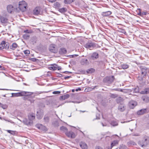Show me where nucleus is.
I'll return each instance as SVG.
<instances>
[{
    "label": "nucleus",
    "instance_id": "39",
    "mask_svg": "<svg viewBox=\"0 0 149 149\" xmlns=\"http://www.w3.org/2000/svg\"><path fill=\"white\" fill-rule=\"evenodd\" d=\"M127 148L125 145L123 144L120 145L119 147V149H127Z\"/></svg>",
    "mask_w": 149,
    "mask_h": 149
},
{
    "label": "nucleus",
    "instance_id": "8",
    "mask_svg": "<svg viewBox=\"0 0 149 149\" xmlns=\"http://www.w3.org/2000/svg\"><path fill=\"white\" fill-rule=\"evenodd\" d=\"M36 127L38 129L44 131H46L47 129L46 127L41 124H37L36 125Z\"/></svg>",
    "mask_w": 149,
    "mask_h": 149
},
{
    "label": "nucleus",
    "instance_id": "13",
    "mask_svg": "<svg viewBox=\"0 0 149 149\" xmlns=\"http://www.w3.org/2000/svg\"><path fill=\"white\" fill-rule=\"evenodd\" d=\"M147 108L142 109L138 111L137 112V114L138 115L143 114L147 113Z\"/></svg>",
    "mask_w": 149,
    "mask_h": 149
},
{
    "label": "nucleus",
    "instance_id": "12",
    "mask_svg": "<svg viewBox=\"0 0 149 149\" xmlns=\"http://www.w3.org/2000/svg\"><path fill=\"white\" fill-rule=\"evenodd\" d=\"M141 71V75L143 77L146 75L147 74V68L146 67H140Z\"/></svg>",
    "mask_w": 149,
    "mask_h": 149
},
{
    "label": "nucleus",
    "instance_id": "23",
    "mask_svg": "<svg viewBox=\"0 0 149 149\" xmlns=\"http://www.w3.org/2000/svg\"><path fill=\"white\" fill-rule=\"evenodd\" d=\"M67 52V50L65 48H61L60 49L59 53L61 54H64Z\"/></svg>",
    "mask_w": 149,
    "mask_h": 149
},
{
    "label": "nucleus",
    "instance_id": "36",
    "mask_svg": "<svg viewBox=\"0 0 149 149\" xmlns=\"http://www.w3.org/2000/svg\"><path fill=\"white\" fill-rule=\"evenodd\" d=\"M4 49H8L9 48V45L8 42H6L4 45Z\"/></svg>",
    "mask_w": 149,
    "mask_h": 149
},
{
    "label": "nucleus",
    "instance_id": "42",
    "mask_svg": "<svg viewBox=\"0 0 149 149\" xmlns=\"http://www.w3.org/2000/svg\"><path fill=\"white\" fill-rule=\"evenodd\" d=\"M118 95L116 94H112L111 95L110 97L112 98H115L116 97H117Z\"/></svg>",
    "mask_w": 149,
    "mask_h": 149
},
{
    "label": "nucleus",
    "instance_id": "35",
    "mask_svg": "<svg viewBox=\"0 0 149 149\" xmlns=\"http://www.w3.org/2000/svg\"><path fill=\"white\" fill-rule=\"evenodd\" d=\"M111 124L113 126H117L118 125V123L115 120L112 121L111 123Z\"/></svg>",
    "mask_w": 149,
    "mask_h": 149
},
{
    "label": "nucleus",
    "instance_id": "30",
    "mask_svg": "<svg viewBox=\"0 0 149 149\" xmlns=\"http://www.w3.org/2000/svg\"><path fill=\"white\" fill-rule=\"evenodd\" d=\"M53 6L56 8H58L61 6L60 3L58 2H56L54 3Z\"/></svg>",
    "mask_w": 149,
    "mask_h": 149
},
{
    "label": "nucleus",
    "instance_id": "54",
    "mask_svg": "<svg viewBox=\"0 0 149 149\" xmlns=\"http://www.w3.org/2000/svg\"><path fill=\"white\" fill-rule=\"evenodd\" d=\"M37 118H38L39 119H40L42 118V116H39L38 114H37Z\"/></svg>",
    "mask_w": 149,
    "mask_h": 149
},
{
    "label": "nucleus",
    "instance_id": "21",
    "mask_svg": "<svg viewBox=\"0 0 149 149\" xmlns=\"http://www.w3.org/2000/svg\"><path fill=\"white\" fill-rule=\"evenodd\" d=\"M118 141L117 140H114L111 143V146L110 147L111 149L113 147L116 146L118 144Z\"/></svg>",
    "mask_w": 149,
    "mask_h": 149
},
{
    "label": "nucleus",
    "instance_id": "24",
    "mask_svg": "<svg viewBox=\"0 0 149 149\" xmlns=\"http://www.w3.org/2000/svg\"><path fill=\"white\" fill-rule=\"evenodd\" d=\"M70 97L68 94H66L60 96V99L61 100H65L68 98Z\"/></svg>",
    "mask_w": 149,
    "mask_h": 149
},
{
    "label": "nucleus",
    "instance_id": "43",
    "mask_svg": "<svg viewBox=\"0 0 149 149\" xmlns=\"http://www.w3.org/2000/svg\"><path fill=\"white\" fill-rule=\"evenodd\" d=\"M7 132L11 134L12 135H15V131H12L10 130H7Z\"/></svg>",
    "mask_w": 149,
    "mask_h": 149
},
{
    "label": "nucleus",
    "instance_id": "16",
    "mask_svg": "<svg viewBox=\"0 0 149 149\" xmlns=\"http://www.w3.org/2000/svg\"><path fill=\"white\" fill-rule=\"evenodd\" d=\"M7 9L8 12L9 13H11L15 9V8L12 5H10L7 6Z\"/></svg>",
    "mask_w": 149,
    "mask_h": 149
},
{
    "label": "nucleus",
    "instance_id": "25",
    "mask_svg": "<svg viewBox=\"0 0 149 149\" xmlns=\"http://www.w3.org/2000/svg\"><path fill=\"white\" fill-rule=\"evenodd\" d=\"M17 47V44L15 43H13L10 46V48L13 50L15 49Z\"/></svg>",
    "mask_w": 149,
    "mask_h": 149
},
{
    "label": "nucleus",
    "instance_id": "62",
    "mask_svg": "<svg viewBox=\"0 0 149 149\" xmlns=\"http://www.w3.org/2000/svg\"><path fill=\"white\" fill-rule=\"evenodd\" d=\"M79 90L81 91V89L80 88H79L76 89V91H78Z\"/></svg>",
    "mask_w": 149,
    "mask_h": 149
},
{
    "label": "nucleus",
    "instance_id": "49",
    "mask_svg": "<svg viewBox=\"0 0 149 149\" xmlns=\"http://www.w3.org/2000/svg\"><path fill=\"white\" fill-rule=\"evenodd\" d=\"M143 100L144 101H146V102H148L149 101V98L148 97H145L143 99Z\"/></svg>",
    "mask_w": 149,
    "mask_h": 149
},
{
    "label": "nucleus",
    "instance_id": "32",
    "mask_svg": "<svg viewBox=\"0 0 149 149\" xmlns=\"http://www.w3.org/2000/svg\"><path fill=\"white\" fill-rule=\"evenodd\" d=\"M58 11L59 12L62 13H63L66 12L67 11V9L65 8H62L59 9Z\"/></svg>",
    "mask_w": 149,
    "mask_h": 149
},
{
    "label": "nucleus",
    "instance_id": "18",
    "mask_svg": "<svg viewBox=\"0 0 149 149\" xmlns=\"http://www.w3.org/2000/svg\"><path fill=\"white\" fill-rule=\"evenodd\" d=\"M111 12L110 11H107L106 12H103L102 13V15L104 17H108L111 14Z\"/></svg>",
    "mask_w": 149,
    "mask_h": 149
},
{
    "label": "nucleus",
    "instance_id": "14",
    "mask_svg": "<svg viewBox=\"0 0 149 149\" xmlns=\"http://www.w3.org/2000/svg\"><path fill=\"white\" fill-rule=\"evenodd\" d=\"M80 63L82 65H86L89 64V62L87 59L83 58L81 60Z\"/></svg>",
    "mask_w": 149,
    "mask_h": 149
},
{
    "label": "nucleus",
    "instance_id": "55",
    "mask_svg": "<svg viewBox=\"0 0 149 149\" xmlns=\"http://www.w3.org/2000/svg\"><path fill=\"white\" fill-rule=\"evenodd\" d=\"M6 42H5V41H2L0 44H1V45L2 46H3V45H4L5 44Z\"/></svg>",
    "mask_w": 149,
    "mask_h": 149
},
{
    "label": "nucleus",
    "instance_id": "9",
    "mask_svg": "<svg viewBox=\"0 0 149 149\" xmlns=\"http://www.w3.org/2000/svg\"><path fill=\"white\" fill-rule=\"evenodd\" d=\"M66 135L69 137L74 138L75 137V134L72 132L71 131L65 133Z\"/></svg>",
    "mask_w": 149,
    "mask_h": 149
},
{
    "label": "nucleus",
    "instance_id": "10",
    "mask_svg": "<svg viewBox=\"0 0 149 149\" xmlns=\"http://www.w3.org/2000/svg\"><path fill=\"white\" fill-rule=\"evenodd\" d=\"M40 8L39 7H36L33 10V14L35 15H38L40 14Z\"/></svg>",
    "mask_w": 149,
    "mask_h": 149
},
{
    "label": "nucleus",
    "instance_id": "47",
    "mask_svg": "<svg viewBox=\"0 0 149 149\" xmlns=\"http://www.w3.org/2000/svg\"><path fill=\"white\" fill-rule=\"evenodd\" d=\"M94 70L91 68L90 69L88 70L87 72L88 73H92V72H94Z\"/></svg>",
    "mask_w": 149,
    "mask_h": 149
},
{
    "label": "nucleus",
    "instance_id": "41",
    "mask_svg": "<svg viewBox=\"0 0 149 149\" xmlns=\"http://www.w3.org/2000/svg\"><path fill=\"white\" fill-rule=\"evenodd\" d=\"M29 35H28L27 34H25L23 35V38L25 39H27L29 38Z\"/></svg>",
    "mask_w": 149,
    "mask_h": 149
},
{
    "label": "nucleus",
    "instance_id": "3",
    "mask_svg": "<svg viewBox=\"0 0 149 149\" xmlns=\"http://www.w3.org/2000/svg\"><path fill=\"white\" fill-rule=\"evenodd\" d=\"M114 79V77L113 76L107 77L104 78L103 81L108 85H109L113 81Z\"/></svg>",
    "mask_w": 149,
    "mask_h": 149
},
{
    "label": "nucleus",
    "instance_id": "56",
    "mask_svg": "<svg viewBox=\"0 0 149 149\" xmlns=\"http://www.w3.org/2000/svg\"><path fill=\"white\" fill-rule=\"evenodd\" d=\"M62 73H65V74H67L68 73H71L72 72H68L67 71H64V72H62Z\"/></svg>",
    "mask_w": 149,
    "mask_h": 149
},
{
    "label": "nucleus",
    "instance_id": "17",
    "mask_svg": "<svg viewBox=\"0 0 149 149\" xmlns=\"http://www.w3.org/2000/svg\"><path fill=\"white\" fill-rule=\"evenodd\" d=\"M126 107L125 105L123 104H120L118 107V109L120 111H123L125 109Z\"/></svg>",
    "mask_w": 149,
    "mask_h": 149
},
{
    "label": "nucleus",
    "instance_id": "28",
    "mask_svg": "<svg viewBox=\"0 0 149 149\" xmlns=\"http://www.w3.org/2000/svg\"><path fill=\"white\" fill-rule=\"evenodd\" d=\"M129 66L127 64L122 65L119 67V68H123V69H126L129 68Z\"/></svg>",
    "mask_w": 149,
    "mask_h": 149
},
{
    "label": "nucleus",
    "instance_id": "40",
    "mask_svg": "<svg viewBox=\"0 0 149 149\" xmlns=\"http://www.w3.org/2000/svg\"><path fill=\"white\" fill-rule=\"evenodd\" d=\"M128 145L129 146L134 145H136V143L133 141H130L128 143Z\"/></svg>",
    "mask_w": 149,
    "mask_h": 149
},
{
    "label": "nucleus",
    "instance_id": "27",
    "mask_svg": "<svg viewBox=\"0 0 149 149\" xmlns=\"http://www.w3.org/2000/svg\"><path fill=\"white\" fill-rule=\"evenodd\" d=\"M123 100V98L121 97H118L116 100V101L118 103H119L122 102Z\"/></svg>",
    "mask_w": 149,
    "mask_h": 149
},
{
    "label": "nucleus",
    "instance_id": "15",
    "mask_svg": "<svg viewBox=\"0 0 149 149\" xmlns=\"http://www.w3.org/2000/svg\"><path fill=\"white\" fill-rule=\"evenodd\" d=\"M57 66V64H53L50 65L48 68L50 70H56V67Z\"/></svg>",
    "mask_w": 149,
    "mask_h": 149
},
{
    "label": "nucleus",
    "instance_id": "31",
    "mask_svg": "<svg viewBox=\"0 0 149 149\" xmlns=\"http://www.w3.org/2000/svg\"><path fill=\"white\" fill-rule=\"evenodd\" d=\"M52 124L53 126L55 127H58L59 125V123L57 120L52 122Z\"/></svg>",
    "mask_w": 149,
    "mask_h": 149
},
{
    "label": "nucleus",
    "instance_id": "7",
    "mask_svg": "<svg viewBox=\"0 0 149 149\" xmlns=\"http://www.w3.org/2000/svg\"><path fill=\"white\" fill-rule=\"evenodd\" d=\"M49 49L50 52L54 53H56L58 52V49L55 47V45L53 44H51L50 45Z\"/></svg>",
    "mask_w": 149,
    "mask_h": 149
},
{
    "label": "nucleus",
    "instance_id": "4",
    "mask_svg": "<svg viewBox=\"0 0 149 149\" xmlns=\"http://www.w3.org/2000/svg\"><path fill=\"white\" fill-rule=\"evenodd\" d=\"M149 143V137L147 136H145L142 140L138 143L139 145L141 147L146 146Z\"/></svg>",
    "mask_w": 149,
    "mask_h": 149
},
{
    "label": "nucleus",
    "instance_id": "63",
    "mask_svg": "<svg viewBox=\"0 0 149 149\" xmlns=\"http://www.w3.org/2000/svg\"><path fill=\"white\" fill-rule=\"evenodd\" d=\"M36 60V59L34 58H33V59L32 60L33 61H35Z\"/></svg>",
    "mask_w": 149,
    "mask_h": 149
},
{
    "label": "nucleus",
    "instance_id": "26",
    "mask_svg": "<svg viewBox=\"0 0 149 149\" xmlns=\"http://www.w3.org/2000/svg\"><path fill=\"white\" fill-rule=\"evenodd\" d=\"M141 93L142 94H147L149 93V88L145 89L143 91H141Z\"/></svg>",
    "mask_w": 149,
    "mask_h": 149
},
{
    "label": "nucleus",
    "instance_id": "59",
    "mask_svg": "<svg viewBox=\"0 0 149 149\" xmlns=\"http://www.w3.org/2000/svg\"><path fill=\"white\" fill-rule=\"evenodd\" d=\"M70 77H70V76H66V77H64V79H69V78H70Z\"/></svg>",
    "mask_w": 149,
    "mask_h": 149
},
{
    "label": "nucleus",
    "instance_id": "61",
    "mask_svg": "<svg viewBox=\"0 0 149 149\" xmlns=\"http://www.w3.org/2000/svg\"><path fill=\"white\" fill-rule=\"evenodd\" d=\"M1 106L3 109H5V105H1Z\"/></svg>",
    "mask_w": 149,
    "mask_h": 149
},
{
    "label": "nucleus",
    "instance_id": "45",
    "mask_svg": "<svg viewBox=\"0 0 149 149\" xmlns=\"http://www.w3.org/2000/svg\"><path fill=\"white\" fill-rule=\"evenodd\" d=\"M138 10H139V12L137 15L140 16H142V12H141V10L140 8H138Z\"/></svg>",
    "mask_w": 149,
    "mask_h": 149
},
{
    "label": "nucleus",
    "instance_id": "19",
    "mask_svg": "<svg viewBox=\"0 0 149 149\" xmlns=\"http://www.w3.org/2000/svg\"><path fill=\"white\" fill-rule=\"evenodd\" d=\"M49 117L47 115H45L44 117L43 120L45 123H48L49 121Z\"/></svg>",
    "mask_w": 149,
    "mask_h": 149
},
{
    "label": "nucleus",
    "instance_id": "2",
    "mask_svg": "<svg viewBox=\"0 0 149 149\" xmlns=\"http://www.w3.org/2000/svg\"><path fill=\"white\" fill-rule=\"evenodd\" d=\"M11 97H18L22 96H27L31 95V93L26 91H21L17 93H12Z\"/></svg>",
    "mask_w": 149,
    "mask_h": 149
},
{
    "label": "nucleus",
    "instance_id": "57",
    "mask_svg": "<svg viewBox=\"0 0 149 149\" xmlns=\"http://www.w3.org/2000/svg\"><path fill=\"white\" fill-rule=\"evenodd\" d=\"M48 0L49 2H53L55 1H56V0Z\"/></svg>",
    "mask_w": 149,
    "mask_h": 149
},
{
    "label": "nucleus",
    "instance_id": "11",
    "mask_svg": "<svg viewBox=\"0 0 149 149\" xmlns=\"http://www.w3.org/2000/svg\"><path fill=\"white\" fill-rule=\"evenodd\" d=\"M129 105L130 108L133 109L137 105V102L134 101H131L129 102Z\"/></svg>",
    "mask_w": 149,
    "mask_h": 149
},
{
    "label": "nucleus",
    "instance_id": "6",
    "mask_svg": "<svg viewBox=\"0 0 149 149\" xmlns=\"http://www.w3.org/2000/svg\"><path fill=\"white\" fill-rule=\"evenodd\" d=\"M27 4L24 1H20L19 2V8L22 11H25L26 9Z\"/></svg>",
    "mask_w": 149,
    "mask_h": 149
},
{
    "label": "nucleus",
    "instance_id": "60",
    "mask_svg": "<svg viewBox=\"0 0 149 149\" xmlns=\"http://www.w3.org/2000/svg\"><path fill=\"white\" fill-rule=\"evenodd\" d=\"M95 149H102V148L99 146H97L96 147Z\"/></svg>",
    "mask_w": 149,
    "mask_h": 149
},
{
    "label": "nucleus",
    "instance_id": "46",
    "mask_svg": "<svg viewBox=\"0 0 149 149\" xmlns=\"http://www.w3.org/2000/svg\"><path fill=\"white\" fill-rule=\"evenodd\" d=\"M25 54L26 55L29 54L30 53V51L28 50H26L24 51Z\"/></svg>",
    "mask_w": 149,
    "mask_h": 149
},
{
    "label": "nucleus",
    "instance_id": "29",
    "mask_svg": "<svg viewBox=\"0 0 149 149\" xmlns=\"http://www.w3.org/2000/svg\"><path fill=\"white\" fill-rule=\"evenodd\" d=\"M74 1L75 0H64V3L65 4H70Z\"/></svg>",
    "mask_w": 149,
    "mask_h": 149
},
{
    "label": "nucleus",
    "instance_id": "20",
    "mask_svg": "<svg viewBox=\"0 0 149 149\" xmlns=\"http://www.w3.org/2000/svg\"><path fill=\"white\" fill-rule=\"evenodd\" d=\"M0 19L2 23H6L7 22L8 19L4 17L0 16Z\"/></svg>",
    "mask_w": 149,
    "mask_h": 149
},
{
    "label": "nucleus",
    "instance_id": "33",
    "mask_svg": "<svg viewBox=\"0 0 149 149\" xmlns=\"http://www.w3.org/2000/svg\"><path fill=\"white\" fill-rule=\"evenodd\" d=\"M22 122L24 124L27 125H29L30 123L26 118L22 120Z\"/></svg>",
    "mask_w": 149,
    "mask_h": 149
},
{
    "label": "nucleus",
    "instance_id": "58",
    "mask_svg": "<svg viewBox=\"0 0 149 149\" xmlns=\"http://www.w3.org/2000/svg\"><path fill=\"white\" fill-rule=\"evenodd\" d=\"M33 39L35 40V42H36V38L35 37H33L32 38V40Z\"/></svg>",
    "mask_w": 149,
    "mask_h": 149
},
{
    "label": "nucleus",
    "instance_id": "34",
    "mask_svg": "<svg viewBox=\"0 0 149 149\" xmlns=\"http://www.w3.org/2000/svg\"><path fill=\"white\" fill-rule=\"evenodd\" d=\"M113 90L118 91H120V92H126V90L125 89H121L120 88H116V89H113Z\"/></svg>",
    "mask_w": 149,
    "mask_h": 149
},
{
    "label": "nucleus",
    "instance_id": "22",
    "mask_svg": "<svg viewBox=\"0 0 149 149\" xmlns=\"http://www.w3.org/2000/svg\"><path fill=\"white\" fill-rule=\"evenodd\" d=\"M80 146L81 148L83 149H87L88 146L85 143L81 142L80 144Z\"/></svg>",
    "mask_w": 149,
    "mask_h": 149
},
{
    "label": "nucleus",
    "instance_id": "64",
    "mask_svg": "<svg viewBox=\"0 0 149 149\" xmlns=\"http://www.w3.org/2000/svg\"><path fill=\"white\" fill-rule=\"evenodd\" d=\"M105 149H111V148H110V146H108L107 147V148H106Z\"/></svg>",
    "mask_w": 149,
    "mask_h": 149
},
{
    "label": "nucleus",
    "instance_id": "1",
    "mask_svg": "<svg viewBox=\"0 0 149 149\" xmlns=\"http://www.w3.org/2000/svg\"><path fill=\"white\" fill-rule=\"evenodd\" d=\"M99 56L98 53L95 52L91 54L90 56H88V58L90 62H91L92 61H94L98 59Z\"/></svg>",
    "mask_w": 149,
    "mask_h": 149
},
{
    "label": "nucleus",
    "instance_id": "51",
    "mask_svg": "<svg viewBox=\"0 0 149 149\" xmlns=\"http://www.w3.org/2000/svg\"><path fill=\"white\" fill-rule=\"evenodd\" d=\"M56 69H57L58 70H61V68L60 66H59L58 65H57V66L56 67Z\"/></svg>",
    "mask_w": 149,
    "mask_h": 149
},
{
    "label": "nucleus",
    "instance_id": "44",
    "mask_svg": "<svg viewBox=\"0 0 149 149\" xmlns=\"http://www.w3.org/2000/svg\"><path fill=\"white\" fill-rule=\"evenodd\" d=\"M24 32L28 33H32V31L31 30L26 29L24 31Z\"/></svg>",
    "mask_w": 149,
    "mask_h": 149
},
{
    "label": "nucleus",
    "instance_id": "48",
    "mask_svg": "<svg viewBox=\"0 0 149 149\" xmlns=\"http://www.w3.org/2000/svg\"><path fill=\"white\" fill-rule=\"evenodd\" d=\"M139 92L138 88H136L133 89V92L134 93H137Z\"/></svg>",
    "mask_w": 149,
    "mask_h": 149
},
{
    "label": "nucleus",
    "instance_id": "52",
    "mask_svg": "<svg viewBox=\"0 0 149 149\" xmlns=\"http://www.w3.org/2000/svg\"><path fill=\"white\" fill-rule=\"evenodd\" d=\"M147 13L146 11L142 12V16H143V15H146Z\"/></svg>",
    "mask_w": 149,
    "mask_h": 149
},
{
    "label": "nucleus",
    "instance_id": "53",
    "mask_svg": "<svg viewBox=\"0 0 149 149\" xmlns=\"http://www.w3.org/2000/svg\"><path fill=\"white\" fill-rule=\"evenodd\" d=\"M57 77H63V75L61 74H58V75L57 76Z\"/></svg>",
    "mask_w": 149,
    "mask_h": 149
},
{
    "label": "nucleus",
    "instance_id": "50",
    "mask_svg": "<svg viewBox=\"0 0 149 149\" xmlns=\"http://www.w3.org/2000/svg\"><path fill=\"white\" fill-rule=\"evenodd\" d=\"M61 92L60 91H54L53 92V93L54 94H59Z\"/></svg>",
    "mask_w": 149,
    "mask_h": 149
},
{
    "label": "nucleus",
    "instance_id": "37",
    "mask_svg": "<svg viewBox=\"0 0 149 149\" xmlns=\"http://www.w3.org/2000/svg\"><path fill=\"white\" fill-rule=\"evenodd\" d=\"M60 129L61 130L63 131L64 132H67L68 131V129L67 128L64 126H62L60 127Z\"/></svg>",
    "mask_w": 149,
    "mask_h": 149
},
{
    "label": "nucleus",
    "instance_id": "5",
    "mask_svg": "<svg viewBox=\"0 0 149 149\" xmlns=\"http://www.w3.org/2000/svg\"><path fill=\"white\" fill-rule=\"evenodd\" d=\"M96 44L95 43L90 41H88L84 45L85 47L90 50L93 49L94 48L96 47Z\"/></svg>",
    "mask_w": 149,
    "mask_h": 149
},
{
    "label": "nucleus",
    "instance_id": "38",
    "mask_svg": "<svg viewBox=\"0 0 149 149\" xmlns=\"http://www.w3.org/2000/svg\"><path fill=\"white\" fill-rule=\"evenodd\" d=\"M35 116H34L31 115L29 116V118L30 120H32L35 118Z\"/></svg>",
    "mask_w": 149,
    "mask_h": 149
}]
</instances>
